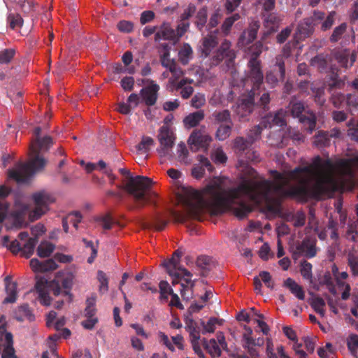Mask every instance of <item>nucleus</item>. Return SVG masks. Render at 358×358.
<instances>
[{
	"label": "nucleus",
	"instance_id": "nucleus-32",
	"mask_svg": "<svg viewBox=\"0 0 358 358\" xmlns=\"http://www.w3.org/2000/svg\"><path fill=\"white\" fill-rule=\"evenodd\" d=\"M36 243V238H29L23 243H22V249L20 250V252H22V255L27 258L30 257L31 255L34 253Z\"/></svg>",
	"mask_w": 358,
	"mask_h": 358
},
{
	"label": "nucleus",
	"instance_id": "nucleus-6",
	"mask_svg": "<svg viewBox=\"0 0 358 358\" xmlns=\"http://www.w3.org/2000/svg\"><path fill=\"white\" fill-rule=\"evenodd\" d=\"M290 111L294 117H299L301 122L307 126V129L311 133L315 128L316 117L312 113H308V116L302 115L305 108L303 104L300 101H292L289 104Z\"/></svg>",
	"mask_w": 358,
	"mask_h": 358
},
{
	"label": "nucleus",
	"instance_id": "nucleus-46",
	"mask_svg": "<svg viewBox=\"0 0 358 358\" xmlns=\"http://www.w3.org/2000/svg\"><path fill=\"white\" fill-rule=\"evenodd\" d=\"M96 221L99 223V224L104 230H109L112 229V227L114 224H118L117 222H115L113 220L110 215H105L101 216L96 219Z\"/></svg>",
	"mask_w": 358,
	"mask_h": 358
},
{
	"label": "nucleus",
	"instance_id": "nucleus-41",
	"mask_svg": "<svg viewBox=\"0 0 358 358\" xmlns=\"http://www.w3.org/2000/svg\"><path fill=\"white\" fill-rule=\"evenodd\" d=\"M206 348L208 352L215 358H218L221 355L220 346L217 344L216 340L210 339L206 344Z\"/></svg>",
	"mask_w": 358,
	"mask_h": 358
},
{
	"label": "nucleus",
	"instance_id": "nucleus-45",
	"mask_svg": "<svg viewBox=\"0 0 358 358\" xmlns=\"http://www.w3.org/2000/svg\"><path fill=\"white\" fill-rule=\"evenodd\" d=\"M154 145V140L150 136H143L139 144L136 145V149L143 153L147 152L151 146Z\"/></svg>",
	"mask_w": 358,
	"mask_h": 358
},
{
	"label": "nucleus",
	"instance_id": "nucleus-48",
	"mask_svg": "<svg viewBox=\"0 0 358 358\" xmlns=\"http://www.w3.org/2000/svg\"><path fill=\"white\" fill-rule=\"evenodd\" d=\"M207 20V10L206 8L200 9L196 16V25L199 29H201L206 23Z\"/></svg>",
	"mask_w": 358,
	"mask_h": 358
},
{
	"label": "nucleus",
	"instance_id": "nucleus-58",
	"mask_svg": "<svg viewBox=\"0 0 358 358\" xmlns=\"http://www.w3.org/2000/svg\"><path fill=\"white\" fill-rule=\"evenodd\" d=\"M191 103L192 106L195 108H199L202 107L206 103L205 95L201 93H197L194 94L192 99Z\"/></svg>",
	"mask_w": 358,
	"mask_h": 358
},
{
	"label": "nucleus",
	"instance_id": "nucleus-53",
	"mask_svg": "<svg viewBox=\"0 0 358 358\" xmlns=\"http://www.w3.org/2000/svg\"><path fill=\"white\" fill-rule=\"evenodd\" d=\"M97 278L100 283L99 291L101 292H106L108 289V280L106 273L102 271H99Z\"/></svg>",
	"mask_w": 358,
	"mask_h": 358
},
{
	"label": "nucleus",
	"instance_id": "nucleus-54",
	"mask_svg": "<svg viewBox=\"0 0 358 358\" xmlns=\"http://www.w3.org/2000/svg\"><path fill=\"white\" fill-rule=\"evenodd\" d=\"M211 158L216 164H223L227 159L225 153L220 148H217L212 152Z\"/></svg>",
	"mask_w": 358,
	"mask_h": 358
},
{
	"label": "nucleus",
	"instance_id": "nucleus-10",
	"mask_svg": "<svg viewBox=\"0 0 358 358\" xmlns=\"http://www.w3.org/2000/svg\"><path fill=\"white\" fill-rule=\"evenodd\" d=\"M74 280V275L69 271H62L57 273V280L52 282V287L55 295L62 294L59 283L65 289H71Z\"/></svg>",
	"mask_w": 358,
	"mask_h": 358
},
{
	"label": "nucleus",
	"instance_id": "nucleus-51",
	"mask_svg": "<svg viewBox=\"0 0 358 358\" xmlns=\"http://www.w3.org/2000/svg\"><path fill=\"white\" fill-rule=\"evenodd\" d=\"M263 344L264 339L262 338L254 339L252 336H243V348H248L251 345L262 346Z\"/></svg>",
	"mask_w": 358,
	"mask_h": 358
},
{
	"label": "nucleus",
	"instance_id": "nucleus-25",
	"mask_svg": "<svg viewBox=\"0 0 358 358\" xmlns=\"http://www.w3.org/2000/svg\"><path fill=\"white\" fill-rule=\"evenodd\" d=\"M311 24L312 22H310L309 19H306L303 22H301L298 26L296 37L299 39H302L308 36L313 31Z\"/></svg>",
	"mask_w": 358,
	"mask_h": 358
},
{
	"label": "nucleus",
	"instance_id": "nucleus-22",
	"mask_svg": "<svg viewBox=\"0 0 358 358\" xmlns=\"http://www.w3.org/2000/svg\"><path fill=\"white\" fill-rule=\"evenodd\" d=\"M277 66L278 67L279 73L278 75L275 74L273 72L271 71L266 74V80L268 83L271 85H275L280 79H283L285 76V66L284 63L280 60L279 58H277Z\"/></svg>",
	"mask_w": 358,
	"mask_h": 358
},
{
	"label": "nucleus",
	"instance_id": "nucleus-33",
	"mask_svg": "<svg viewBox=\"0 0 358 358\" xmlns=\"http://www.w3.org/2000/svg\"><path fill=\"white\" fill-rule=\"evenodd\" d=\"M196 264V266L201 271L203 275L210 270L213 266L212 259L207 256L199 257Z\"/></svg>",
	"mask_w": 358,
	"mask_h": 358
},
{
	"label": "nucleus",
	"instance_id": "nucleus-64",
	"mask_svg": "<svg viewBox=\"0 0 358 358\" xmlns=\"http://www.w3.org/2000/svg\"><path fill=\"white\" fill-rule=\"evenodd\" d=\"M213 116L218 122H227L230 121V114L227 110L221 112H215L213 113Z\"/></svg>",
	"mask_w": 358,
	"mask_h": 358
},
{
	"label": "nucleus",
	"instance_id": "nucleus-47",
	"mask_svg": "<svg viewBox=\"0 0 358 358\" xmlns=\"http://www.w3.org/2000/svg\"><path fill=\"white\" fill-rule=\"evenodd\" d=\"M300 271L304 279L312 282V264L306 261L301 262Z\"/></svg>",
	"mask_w": 358,
	"mask_h": 358
},
{
	"label": "nucleus",
	"instance_id": "nucleus-42",
	"mask_svg": "<svg viewBox=\"0 0 358 358\" xmlns=\"http://www.w3.org/2000/svg\"><path fill=\"white\" fill-rule=\"evenodd\" d=\"M285 112L282 110H280L278 111L274 115H270L267 117L266 119L268 121L270 120L272 121V125L282 127L285 124Z\"/></svg>",
	"mask_w": 358,
	"mask_h": 358
},
{
	"label": "nucleus",
	"instance_id": "nucleus-27",
	"mask_svg": "<svg viewBox=\"0 0 358 358\" xmlns=\"http://www.w3.org/2000/svg\"><path fill=\"white\" fill-rule=\"evenodd\" d=\"M204 118L203 111L199 110L192 113L184 119V123L186 127H194Z\"/></svg>",
	"mask_w": 358,
	"mask_h": 358
},
{
	"label": "nucleus",
	"instance_id": "nucleus-4",
	"mask_svg": "<svg viewBox=\"0 0 358 358\" xmlns=\"http://www.w3.org/2000/svg\"><path fill=\"white\" fill-rule=\"evenodd\" d=\"M159 146L157 152L160 157H171V150L175 142V134L168 125L160 127L157 134Z\"/></svg>",
	"mask_w": 358,
	"mask_h": 358
},
{
	"label": "nucleus",
	"instance_id": "nucleus-23",
	"mask_svg": "<svg viewBox=\"0 0 358 358\" xmlns=\"http://www.w3.org/2000/svg\"><path fill=\"white\" fill-rule=\"evenodd\" d=\"M36 289L38 293L41 303L44 306H49L50 304V298L48 295L46 282L43 280L38 281L36 284Z\"/></svg>",
	"mask_w": 358,
	"mask_h": 358
},
{
	"label": "nucleus",
	"instance_id": "nucleus-57",
	"mask_svg": "<svg viewBox=\"0 0 358 358\" xmlns=\"http://www.w3.org/2000/svg\"><path fill=\"white\" fill-rule=\"evenodd\" d=\"M311 64L319 69H324L327 65V57L324 55H317L312 59Z\"/></svg>",
	"mask_w": 358,
	"mask_h": 358
},
{
	"label": "nucleus",
	"instance_id": "nucleus-31",
	"mask_svg": "<svg viewBox=\"0 0 358 358\" xmlns=\"http://www.w3.org/2000/svg\"><path fill=\"white\" fill-rule=\"evenodd\" d=\"M192 49L187 43H185L178 52L179 60L182 64H187L192 57Z\"/></svg>",
	"mask_w": 358,
	"mask_h": 358
},
{
	"label": "nucleus",
	"instance_id": "nucleus-61",
	"mask_svg": "<svg viewBox=\"0 0 358 358\" xmlns=\"http://www.w3.org/2000/svg\"><path fill=\"white\" fill-rule=\"evenodd\" d=\"M117 27L121 32L130 33L134 29V24L130 21L121 20L117 23Z\"/></svg>",
	"mask_w": 358,
	"mask_h": 358
},
{
	"label": "nucleus",
	"instance_id": "nucleus-15",
	"mask_svg": "<svg viewBox=\"0 0 358 358\" xmlns=\"http://www.w3.org/2000/svg\"><path fill=\"white\" fill-rule=\"evenodd\" d=\"M173 278V281H172V283L173 285L176 284V283H178V279H181V280H183L184 282L186 283V285H185L183 282L181 283V287H182V289L180 290V294L182 296V297L183 298V299L185 300H189L190 299L192 298V294H193V287L194 286V280H192L191 279L192 277H183L182 275V276H180V277H172Z\"/></svg>",
	"mask_w": 358,
	"mask_h": 358
},
{
	"label": "nucleus",
	"instance_id": "nucleus-29",
	"mask_svg": "<svg viewBox=\"0 0 358 358\" xmlns=\"http://www.w3.org/2000/svg\"><path fill=\"white\" fill-rule=\"evenodd\" d=\"M281 18L275 13H271L264 20V26L268 29V33L273 32L278 27Z\"/></svg>",
	"mask_w": 358,
	"mask_h": 358
},
{
	"label": "nucleus",
	"instance_id": "nucleus-49",
	"mask_svg": "<svg viewBox=\"0 0 358 358\" xmlns=\"http://www.w3.org/2000/svg\"><path fill=\"white\" fill-rule=\"evenodd\" d=\"M231 126L222 124L219 127L216 132V137L220 141L227 139L231 134Z\"/></svg>",
	"mask_w": 358,
	"mask_h": 358
},
{
	"label": "nucleus",
	"instance_id": "nucleus-21",
	"mask_svg": "<svg viewBox=\"0 0 358 358\" xmlns=\"http://www.w3.org/2000/svg\"><path fill=\"white\" fill-rule=\"evenodd\" d=\"M254 99L250 95V97L247 100H243L241 103H239L236 108V113L241 117H244L250 114L254 106Z\"/></svg>",
	"mask_w": 358,
	"mask_h": 358
},
{
	"label": "nucleus",
	"instance_id": "nucleus-35",
	"mask_svg": "<svg viewBox=\"0 0 358 358\" xmlns=\"http://www.w3.org/2000/svg\"><path fill=\"white\" fill-rule=\"evenodd\" d=\"M325 304L324 300L318 296L313 298L310 302L311 307L322 317L325 316Z\"/></svg>",
	"mask_w": 358,
	"mask_h": 358
},
{
	"label": "nucleus",
	"instance_id": "nucleus-1",
	"mask_svg": "<svg viewBox=\"0 0 358 358\" xmlns=\"http://www.w3.org/2000/svg\"><path fill=\"white\" fill-rule=\"evenodd\" d=\"M52 139L50 136L38 138L33 141L30 145V159L26 164H17L15 168L8 171V177L15 180L19 184L28 182L37 173L43 170L47 161L39 152L49 149L52 145Z\"/></svg>",
	"mask_w": 358,
	"mask_h": 358
},
{
	"label": "nucleus",
	"instance_id": "nucleus-63",
	"mask_svg": "<svg viewBox=\"0 0 358 358\" xmlns=\"http://www.w3.org/2000/svg\"><path fill=\"white\" fill-rule=\"evenodd\" d=\"M312 90L315 94V101L317 102L320 105H322L325 102V99L324 98V87H312Z\"/></svg>",
	"mask_w": 358,
	"mask_h": 358
},
{
	"label": "nucleus",
	"instance_id": "nucleus-17",
	"mask_svg": "<svg viewBox=\"0 0 358 358\" xmlns=\"http://www.w3.org/2000/svg\"><path fill=\"white\" fill-rule=\"evenodd\" d=\"M337 223L330 219L328 222L327 229L323 230H319L316 228L315 231L317 233V236L320 240H325L327 237V232H329L330 238L334 241L338 239V234L337 232Z\"/></svg>",
	"mask_w": 358,
	"mask_h": 358
},
{
	"label": "nucleus",
	"instance_id": "nucleus-34",
	"mask_svg": "<svg viewBox=\"0 0 358 358\" xmlns=\"http://www.w3.org/2000/svg\"><path fill=\"white\" fill-rule=\"evenodd\" d=\"M167 224V221L163 220L160 216H156L151 222H143L142 224L143 228H154L155 230L161 231Z\"/></svg>",
	"mask_w": 358,
	"mask_h": 358
},
{
	"label": "nucleus",
	"instance_id": "nucleus-55",
	"mask_svg": "<svg viewBox=\"0 0 358 358\" xmlns=\"http://www.w3.org/2000/svg\"><path fill=\"white\" fill-rule=\"evenodd\" d=\"M161 299H167L169 295L173 293V289L166 281H161L159 283Z\"/></svg>",
	"mask_w": 358,
	"mask_h": 358
},
{
	"label": "nucleus",
	"instance_id": "nucleus-39",
	"mask_svg": "<svg viewBox=\"0 0 358 358\" xmlns=\"http://www.w3.org/2000/svg\"><path fill=\"white\" fill-rule=\"evenodd\" d=\"M347 345L350 353L358 357V335L350 334L347 338Z\"/></svg>",
	"mask_w": 358,
	"mask_h": 358
},
{
	"label": "nucleus",
	"instance_id": "nucleus-36",
	"mask_svg": "<svg viewBox=\"0 0 358 358\" xmlns=\"http://www.w3.org/2000/svg\"><path fill=\"white\" fill-rule=\"evenodd\" d=\"M14 317L16 320L22 321L24 319L31 320L32 315L31 314L29 306L27 305H23L15 310L14 312Z\"/></svg>",
	"mask_w": 358,
	"mask_h": 358
},
{
	"label": "nucleus",
	"instance_id": "nucleus-28",
	"mask_svg": "<svg viewBox=\"0 0 358 358\" xmlns=\"http://www.w3.org/2000/svg\"><path fill=\"white\" fill-rule=\"evenodd\" d=\"M189 152L185 145L182 142H180L177 145L176 150V159L178 162L184 164H190V161L188 159Z\"/></svg>",
	"mask_w": 358,
	"mask_h": 358
},
{
	"label": "nucleus",
	"instance_id": "nucleus-37",
	"mask_svg": "<svg viewBox=\"0 0 358 358\" xmlns=\"http://www.w3.org/2000/svg\"><path fill=\"white\" fill-rule=\"evenodd\" d=\"M241 16L238 13H235L232 16L227 17L221 26V31L224 36L229 34L231 28L234 23L240 19Z\"/></svg>",
	"mask_w": 358,
	"mask_h": 358
},
{
	"label": "nucleus",
	"instance_id": "nucleus-38",
	"mask_svg": "<svg viewBox=\"0 0 358 358\" xmlns=\"http://www.w3.org/2000/svg\"><path fill=\"white\" fill-rule=\"evenodd\" d=\"M2 244L15 254L20 252L22 249V243L20 241L14 240L10 243L9 238L7 236L3 237Z\"/></svg>",
	"mask_w": 358,
	"mask_h": 358
},
{
	"label": "nucleus",
	"instance_id": "nucleus-7",
	"mask_svg": "<svg viewBox=\"0 0 358 358\" xmlns=\"http://www.w3.org/2000/svg\"><path fill=\"white\" fill-rule=\"evenodd\" d=\"M316 240L311 238H306L301 242H297L292 248V252L294 259L300 256L307 258H312L317 254Z\"/></svg>",
	"mask_w": 358,
	"mask_h": 358
},
{
	"label": "nucleus",
	"instance_id": "nucleus-2",
	"mask_svg": "<svg viewBox=\"0 0 358 358\" xmlns=\"http://www.w3.org/2000/svg\"><path fill=\"white\" fill-rule=\"evenodd\" d=\"M120 171L122 174L129 176L124 189L134 196L136 203V208H142L152 194H154V193L150 192L152 184V180L141 176H129V171L125 169H121Z\"/></svg>",
	"mask_w": 358,
	"mask_h": 358
},
{
	"label": "nucleus",
	"instance_id": "nucleus-9",
	"mask_svg": "<svg viewBox=\"0 0 358 358\" xmlns=\"http://www.w3.org/2000/svg\"><path fill=\"white\" fill-rule=\"evenodd\" d=\"M141 83L147 85V86L141 90V96L146 105L153 106L157 99V92L159 90V86L150 79H143L141 80Z\"/></svg>",
	"mask_w": 358,
	"mask_h": 358
},
{
	"label": "nucleus",
	"instance_id": "nucleus-8",
	"mask_svg": "<svg viewBox=\"0 0 358 358\" xmlns=\"http://www.w3.org/2000/svg\"><path fill=\"white\" fill-rule=\"evenodd\" d=\"M181 255L179 250H176L173 253L172 258L164 262L163 265L166 268L167 273L171 277H180L182 275L183 277H192V275L189 271L179 265Z\"/></svg>",
	"mask_w": 358,
	"mask_h": 358
},
{
	"label": "nucleus",
	"instance_id": "nucleus-56",
	"mask_svg": "<svg viewBox=\"0 0 358 358\" xmlns=\"http://www.w3.org/2000/svg\"><path fill=\"white\" fill-rule=\"evenodd\" d=\"M218 323L219 320L215 317L210 318L207 323L202 322L201 324L203 327V333H213L215 329V324Z\"/></svg>",
	"mask_w": 358,
	"mask_h": 358
},
{
	"label": "nucleus",
	"instance_id": "nucleus-52",
	"mask_svg": "<svg viewBox=\"0 0 358 358\" xmlns=\"http://www.w3.org/2000/svg\"><path fill=\"white\" fill-rule=\"evenodd\" d=\"M15 54L13 49H5L0 51V64L9 63Z\"/></svg>",
	"mask_w": 358,
	"mask_h": 358
},
{
	"label": "nucleus",
	"instance_id": "nucleus-59",
	"mask_svg": "<svg viewBox=\"0 0 358 358\" xmlns=\"http://www.w3.org/2000/svg\"><path fill=\"white\" fill-rule=\"evenodd\" d=\"M252 143V141L249 138L248 140H245L242 137H238L234 141V147L240 151H244Z\"/></svg>",
	"mask_w": 358,
	"mask_h": 358
},
{
	"label": "nucleus",
	"instance_id": "nucleus-30",
	"mask_svg": "<svg viewBox=\"0 0 358 358\" xmlns=\"http://www.w3.org/2000/svg\"><path fill=\"white\" fill-rule=\"evenodd\" d=\"M55 250V245L49 241H42L37 248V255L40 257H49Z\"/></svg>",
	"mask_w": 358,
	"mask_h": 358
},
{
	"label": "nucleus",
	"instance_id": "nucleus-18",
	"mask_svg": "<svg viewBox=\"0 0 358 358\" xmlns=\"http://www.w3.org/2000/svg\"><path fill=\"white\" fill-rule=\"evenodd\" d=\"M217 32L218 31L215 30L213 32H210L203 38L202 41L201 51L205 55V56H208L212 50L217 45Z\"/></svg>",
	"mask_w": 358,
	"mask_h": 358
},
{
	"label": "nucleus",
	"instance_id": "nucleus-13",
	"mask_svg": "<svg viewBox=\"0 0 358 358\" xmlns=\"http://www.w3.org/2000/svg\"><path fill=\"white\" fill-rule=\"evenodd\" d=\"M259 28V23L257 21H252L248 28L245 29L240 36L238 45L245 46L252 43L256 38L257 31Z\"/></svg>",
	"mask_w": 358,
	"mask_h": 358
},
{
	"label": "nucleus",
	"instance_id": "nucleus-14",
	"mask_svg": "<svg viewBox=\"0 0 358 358\" xmlns=\"http://www.w3.org/2000/svg\"><path fill=\"white\" fill-rule=\"evenodd\" d=\"M334 58L341 66L348 68L355 62L356 54L348 49H345L336 52L334 54Z\"/></svg>",
	"mask_w": 358,
	"mask_h": 358
},
{
	"label": "nucleus",
	"instance_id": "nucleus-50",
	"mask_svg": "<svg viewBox=\"0 0 358 358\" xmlns=\"http://www.w3.org/2000/svg\"><path fill=\"white\" fill-rule=\"evenodd\" d=\"M8 22L11 29L21 27L23 24V20L19 14L10 13L8 16Z\"/></svg>",
	"mask_w": 358,
	"mask_h": 358
},
{
	"label": "nucleus",
	"instance_id": "nucleus-19",
	"mask_svg": "<svg viewBox=\"0 0 358 358\" xmlns=\"http://www.w3.org/2000/svg\"><path fill=\"white\" fill-rule=\"evenodd\" d=\"M199 162L200 165L195 166L192 170L193 177L196 179H200L203 177L205 173L204 168H206L209 172H212L213 170V166L207 158L200 156Z\"/></svg>",
	"mask_w": 358,
	"mask_h": 358
},
{
	"label": "nucleus",
	"instance_id": "nucleus-60",
	"mask_svg": "<svg viewBox=\"0 0 358 358\" xmlns=\"http://www.w3.org/2000/svg\"><path fill=\"white\" fill-rule=\"evenodd\" d=\"M335 15L336 13L334 12H331L324 17L322 22V30L327 31L332 27L334 23Z\"/></svg>",
	"mask_w": 358,
	"mask_h": 358
},
{
	"label": "nucleus",
	"instance_id": "nucleus-16",
	"mask_svg": "<svg viewBox=\"0 0 358 358\" xmlns=\"http://www.w3.org/2000/svg\"><path fill=\"white\" fill-rule=\"evenodd\" d=\"M230 47L231 43L229 41L224 40L217 52L215 56L216 59L217 61H221L226 59L228 62V65H229L236 57L234 51L231 50Z\"/></svg>",
	"mask_w": 358,
	"mask_h": 358
},
{
	"label": "nucleus",
	"instance_id": "nucleus-11",
	"mask_svg": "<svg viewBox=\"0 0 358 358\" xmlns=\"http://www.w3.org/2000/svg\"><path fill=\"white\" fill-rule=\"evenodd\" d=\"M27 210L28 206L22 199H19L15 201L14 210L10 215L13 227L20 228L22 226L24 223L23 216Z\"/></svg>",
	"mask_w": 358,
	"mask_h": 358
},
{
	"label": "nucleus",
	"instance_id": "nucleus-24",
	"mask_svg": "<svg viewBox=\"0 0 358 358\" xmlns=\"http://www.w3.org/2000/svg\"><path fill=\"white\" fill-rule=\"evenodd\" d=\"M6 292L7 296L3 303H14L17 299V283L9 280L8 277L6 278Z\"/></svg>",
	"mask_w": 358,
	"mask_h": 358
},
{
	"label": "nucleus",
	"instance_id": "nucleus-40",
	"mask_svg": "<svg viewBox=\"0 0 358 358\" xmlns=\"http://www.w3.org/2000/svg\"><path fill=\"white\" fill-rule=\"evenodd\" d=\"M347 31V24L342 23L339 26L334 28L332 34L330 36V41L331 42H337L341 39Z\"/></svg>",
	"mask_w": 358,
	"mask_h": 358
},
{
	"label": "nucleus",
	"instance_id": "nucleus-62",
	"mask_svg": "<svg viewBox=\"0 0 358 358\" xmlns=\"http://www.w3.org/2000/svg\"><path fill=\"white\" fill-rule=\"evenodd\" d=\"M66 219L68 220V222L76 229L78 228V224L82 220V215L78 212H73L71 213H69L66 217Z\"/></svg>",
	"mask_w": 358,
	"mask_h": 358
},
{
	"label": "nucleus",
	"instance_id": "nucleus-43",
	"mask_svg": "<svg viewBox=\"0 0 358 358\" xmlns=\"http://www.w3.org/2000/svg\"><path fill=\"white\" fill-rule=\"evenodd\" d=\"M348 264L350 268L352 274L355 276L358 275V256L355 253L350 252L348 255Z\"/></svg>",
	"mask_w": 358,
	"mask_h": 358
},
{
	"label": "nucleus",
	"instance_id": "nucleus-3",
	"mask_svg": "<svg viewBox=\"0 0 358 358\" xmlns=\"http://www.w3.org/2000/svg\"><path fill=\"white\" fill-rule=\"evenodd\" d=\"M34 209L31 212L32 220H38L49 210V206L55 201L53 195L45 190L38 191L32 195Z\"/></svg>",
	"mask_w": 358,
	"mask_h": 358
},
{
	"label": "nucleus",
	"instance_id": "nucleus-44",
	"mask_svg": "<svg viewBox=\"0 0 358 358\" xmlns=\"http://www.w3.org/2000/svg\"><path fill=\"white\" fill-rule=\"evenodd\" d=\"M328 134L324 131H319L314 137L313 144L317 147L325 146L329 143Z\"/></svg>",
	"mask_w": 358,
	"mask_h": 358
},
{
	"label": "nucleus",
	"instance_id": "nucleus-26",
	"mask_svg": "<svg viewBox=\"0 0 358 358\" xmlns=\"http://www.w3.org/2000/svg\"><path fill=\"white\" fill-rule=\"evenodd\" d=\"M285 285L289 288L290 292L295 295V296L300 299L303 300L305 298V293L303 290L301 286L298 285L294 280L292 278H287L285 281Z\"/></svg>",
	"mask_w": 358,
	"mask_h": 358
},
{
	"label": "nucleus",
	"instance_id": "nucleus-12",
	"mask_svg": "<svg viewBox=\"0 0 358 358\" xmlns=\"http://www.w3.org/2000/svg\"><path fill=\"white\" fill-rule=\"evenodd\" d=\"M248 78L253 83L254 88H257L263 80L260 62L256 58H251L248 62Z\"/></svg>",
	"mask_w": 358,
	"mask_h": 358
},
{
	"label": "nucleus",
	"instance_id": "nucleus-5",
	"mask_svg": "<svg viewBox=\"0 0 358 358\" xmlns=\"http://www.w3.org/2000/svg\"><path fill=\"white\" fill-rule=\"evenodd\" d=\"M212 141L205 127L199 129H195L188 138V144L190 149L196 152L200 149H206Z\"/></svg>",
	"mask_w": 358,
	"mask_h": 358
},
{
	"label": "nucleus",
	"instance_id": "nucleus-20",
	"mask_svg": "<svg viewBox=\"0 0 358 358\" xmlns=\"http://www.w3.org/2000/svg\"><path fill=\"white\" fill-rule=\"evenodd\" d=\"M155 40L176 41L175 31L167 24H162L155 34Z\"/></svg>",
	"mask_w": 358,
	"mask_h": 358
}]
</instances>
